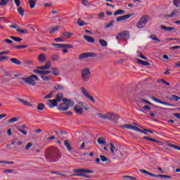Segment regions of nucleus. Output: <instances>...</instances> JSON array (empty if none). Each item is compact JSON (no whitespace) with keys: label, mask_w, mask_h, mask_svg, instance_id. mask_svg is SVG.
<instances>
[{"label":"nucleus","mask_w":180,"mask_h":180,"mask_svg":"<svg viewBox=\"0 0 180 180\" xmlns=\"http://www.w3.org/2000/svg\"><path fill=\"white\" fill-rule=\"evenodd\" d=\"M45 158L46 160L51 159L55 162L61 158V152L56 147H51L46 150Z\"/></svg>","instance_id":"obj_1"},{"label":"nucleus","mask_w":180,"mask_h":180,"mask_svg":"<svg viewBox=\"0 0 180 180\" xmlns=\"http://www.w3.org/2000/svg\"><path fill=\"white\" fill-rule=\"evenodd\" d=\"M74 105H75V103L73 101L64 98L63 102L59 105L58 109L62 112H65L66 110H68L70 108H72Z\"/></svg>","instance_id":"obj_2"},{"label":"nucleus","mask_w":180,"mask_h":180,"mask_svg":"<svg viewBox=\"0 0 180 180\" xmlns=\"http://www.w3.org/2000/svg\"><path fill=\"white\" fill-rule=\"evenodd\" d=\"M81 78L83 82H88L91 79V70L84 68L81 70Z\"/></svg>","instance_id":"obj_3"},{"label":"nucleus","mask_w":180,"mask_h":180,"mask_svg":"<svg viewBox=\"0 0 180 180\" xmlns=\"http://www.w3.org/2000/svg\"><path fill=\"white\" fill-rule=\"evenodd\" d=\"M73 172L75 174H72L71 176H85V174H94V171L86 169H75Z\"/></svg>","instance_id":"obj_4"},{"label":"nucleus","mask_w":180,"mask_h":180,"mask_svg":"<svg viewBox=\"0 0 180 180\" xmlns=\"http://www.w3.org/2000/svg\"><path fill=\"white\" fill-rule=\"evenodd\" d=\"M148 20H150V15H145L142 16L137 22L136 27H138V29H143V27H146V25L148 23Z\"/></svg>","instance_id":"obj_5"},{"label":"nucleus","mask_w":180,"mask_h":180,"mask_svg":"<svg viewBox=\"0 0 180 180\" xmlns=\"http://www.w3.org/2000/svg\"><path fill=\"white\" fill-rule=\"evenodd\" d=\"M117 40H124V41H127L130 39V32L123 31L117 34L116 36Z\"/></svg>","instance_id":"obj_6"},{"label":"nucleus","mask_w":180,"mask_h":180,"mask_svg":"<svg viewBox=\"0 0 180 180\" xmlns=\"http://www.w3.org/2000/svg\"><path fill=\"white\" fill-rule=\"evenodd\" d=\"M119 119H120V116L115 112H108L105 113V120H109L115 123L117 120H119Z\"/></svg>","instance_id":"obj_7"},{"label":"nucleus","mask_w":180,"mask_h":180,"mask_svg":"<svg viewBox=\"0 0 180 180\" xmlns=\"http://www.w3.org/2000/svg\"><path fill=\"white\" fill-rule=\"evenodd\" d=\"M22 80L25 82V84H30V85H36L35 81H39V77L34 75H31L27 78L22 77ZM35 80V81H34Z\"/></svg>","instance_id":"obj_8"},{"label":"nucleus","mask_w":180,"mask_h":180,"mask_svg":"<svg viewBox=\"0 0 180 180\" xmlns=\"http://www.w3.org/2000/svg\"><path fill=\"white\" fill-rule=\"evenodd\" d=\"M80 89L82 91V94L86 98H87V99L90 100L91 102H92L93 103H95V99L94 98V96L89 95V93H88V90H86V89H85V87H81Z\"/></svg>","instance_id":"obj_9"},{"label":"nucleus","mask_w":180,"mask_h":180,"mask_svg":"<svg viewBox=\"0 0 180 180\" xmlns=\"http://www.w3.org/2000/svg\"><path fill=\"white\" fill-rule=\"evenodd\" d=\"M98 55L95 53H83L79 56V60H85V58H89V57H97Z\"/></svg>","instance_id":"obj_10"},{"label":"nucleus","mask_w":180,"mask_h":180,"mask_svg":"<svg viewBox=\"0 0 180 180\" xmlns=\"http://www.w3.org/2000/svg\"><path fill=\"white\" fill-rule=\"evenodd\" d=\"M180 14L178 9H174L170 14H166L164 15V18H166L167 19L169 18H176Z\"/></svg>","instance_id":"obj_11"},{"label":"nucleus","mask_w":180,"mask_h":180,"mask_svg":"<svg viewBox=\"0 0 180 180\" xmlns=\"http://www.w3.org/2000/svg\"><path fill=\"white\" fill-rule=\"evenodd\" d=\"M134 15V13H131V14L124 15L122 16H120L117 18V22H122V20H127V19H129Z\"/></svg>","instance_id":"obj_12"},{"label":"nucleus","mask_w":180,"mask_h":180,"mask_svg":"<svg viewBox=\"0 0 180 180\" xmlns=\"http://www.w3.org/2000/svg\"><path fill=\"white\" fill-rule=\"evenodd\" d=\"M46 105L51 108V109H53V108H56L58 105L57 103V100L53 99V100H49L48 102L46 103Z\"/></svg>","instance_id":"obj_13"},{"label":"nucleus","mask_w":180,"mask_h":180,"mask_svg":"<svg viewBox=\"0 0 180 180\" xmlns=\"http://www.w3.org/2000/svg\"><path fill=\"white\" fill-rule=\"evenodd\" d=\"M151 99H152V101H154V102H157L158 103H161L162 105H167V106H175L172 104H169L167 102H164V101H161V100H160V99H158L155 97H151Z\"/></svg>","instance_id":"obj_14"},{"label":"nucleus","mask_w":180,"mask_h":180,"mask_svg":"<svg viewBox=\"0 0 180 180\" xmlns=\"http://www.w3.org/2000/svg\"><path fill=\"white\" fill-rule=\"evenodd\" d=\"M74 110L77 115H82L84 113V109L79 107V105H75L74 107Z\"/></svg>","instance_id":"obj_15"},{"label":"nucleus","mask_w":180,"mask_h":180,"mask_svg":"<svg viewBox=\"0 0 180 180\" xmlns=\"http://www.w3.org/2000/svg\"><path fill=\"white\" fill-rule=\"evenodd\" d=\"M73 35H74V34H72L71 32H65L62 33L61 37L63 39H70V37H71Z\"/></svg>","instance_id":"obj_16"},{"label":"nucleus","mask_w":180,"mask_h":180,"mask_svg":"<svg viewBox=\"0 0 180 180\" xmlns=\"http://www.w3.org/2000/svg\"><path fill=\"white\" fill-rule=\"evenodd\" d=\"M10 61L13 63V64H15V65H22V62L16 58H10Z\"/></svg>","instance_id":"obj_17"},{"label":"nucleus","mask_w":180,"mask_h":180,"mask_svg":"<svg viewBox=\"0 0 180 180\" xmlns=\"http://www.w3.org/2000/svg\"><path fill=\"white\" fill-rule=\"evenodd\" d=\"M47 60V58L46 57V55L44 53H41L38 56V61L39 63H44Z\"/></svg>","instance_id":"obj_18"},{"label":"nucleus","mask_w":180,"mask_h":180,"mask_svg":"<svg viewBox=\"0 0 180 180\" xmlns=\"http://www.w3.org/2000/svg\"><path fill=\"white\" fill-rule=\"evenodd\" d=\"M84 40H86L88 43H95V39L91 36L84 35Z\"/></svg>","instance_id":"obj_19"},{"label":"nucleus","mask_w":180,"mask_h":180,"mask_svg":"<svg viewBox=\"0 0 180 180\" xmlns=\"http://www.w3.org/2000/svg\"><path fill=\"white\" fill-rule=\"evenodd\" d=\"M56 102H61L63 101V102H64V94H63V93H59L56 95Z\"/></svg>","instance_id":"obj_20"},{"label":"nucleus","mask_w":180,"mask_h":180,"mask_svg":"<svg viewBox=\"0 0 180 180\" xmlns=\"http://www.w3.org/2000/svg\"><path fill=\"white\" fill-rule=\"evenodd\" d=\"M64 146L66 147L68 151L69 152L72 151L74 150V148L71 147V145L70 144V141H68V140H65L64 141Z\"/></svg>","instance_id":"obj_21"},{"label":"nucleus","mask_w":180,"mask_h":180,"mask_svg":"<svg viewBox=\"0 0 180 180\" xmlns=\"http://www.w3.org/2000/svg\"><path fill=\"white\" fill-rule=\"evenodd\" d=\"M122 129H128L129 130H134L136 129V127L130 124H126L124 125L121 126Z\"/></svg>","instance_id":"obj_22"},{"label":"nucleus","mask_w":180,"mask_h":180,"mask_svg":"<svg viewBox=\"0 0 180 180\" xmlns=\"http://www.w3.org/2000/svg\"><path fill=\"white\" fill-rule=\"evenodd\" d=\"M160 27L162 30H166L167 32H172V30H175V27H167L165 25H161Z\"/></svg>","instance_id":"obj_23"},{"label":"nucleus","mask_w":180,"mask_h":180,"mask_svg":"<svg viewBox=\"0 0 180 180\" xmlns=\"http://www.w3.org/2000/svg\"><path fill=\"white\" fill-rule=\"evenodd\" d=\"M18 101L20 102V103H22V105H24L25 106H32V104H30V103L25 101L24 99H22L20 98H18Z\"/></svg>","instance_id":"obj_24"},{"label":"nucleus","mask_w":180,"mask_h":180,"mask_svg":"<svg viewBox=\"0 0 180 180\" xmlns=\"http://www.w3.org/2000/svg\"><path fill=\"white\" fill-rule=\"evenodd\" d=\"M140 172H141L142 174H146V175H150V176H153L155 178V176H157V175L153 174V173H150L149 172H147V170L146 169H141L139 170Z\"/></svg>","instance_id":"obj_25"},{"label":"nucleus","mask_w":180,"mask_h":180,"mask_svg":"<svg viewBox=\"0 0 180 180\" xmlns=\"http://www.w3.org/2000/svg\"><path fill=\"white\" fill-rule=\"evenodd\" d=\"M37 0H28L30 9H33L36 6Z\"/></svg>","instance_id":"obj_26"},{"label":"nucleus","mask_w":180,"mask_h":180,"mask_svg":"<svg viewBox=\"0 0 180 180\" xmlns=\"http://www.w3.org/2000/svg\"><path fill=\"white\" fill-rule=\"evenodd\" d=\"M52 74L55 75V77H58L60 75V70L56 68H52Z\"/></svg>","instance_id":"obj_27"},{"label":"nucleus","mask_w":180,"mask_h":180,"mask_svg":"<svg viewBox=\"0 0 180 180\" xmlns=\"http://www.w3.org/2000/svg\"><path fill=\"white\" fill-rule=\"evenodd\" d=\"M136 63L138 64H141V65H150V63H148V61L142 60L141 59H138L136 60Z\"/></svg>","instance_id":"obj_28"},{"label":"nucleus","mask_w":180,"mask_h":180,"mask_svg":"<svg viewBox=\"0 0 180 180\" xmlns=\"http://www.w3.org/2000/svg\"><path fill=\"white\" fill-rule=\"evenodd\" d=\"M44 67L46 70H50V68H51V60H47L45 63V65H44Z\"/></svg>","instance_id":"obj_29"},{"label":"nucleus","mask_w":180,"mask_h":180,"mask_svg":"<svg viewBox=\"0 0 180 180\" xmlns=\"http://www.w3.org/2000/svg\"><path fill=\"white\" fill-rule=\"evenodd\" d=\"M60 25H56L54 27H52L49 32L50 34H53L55 32H57L58 29H60Z\"/></svg>","instance_id":"obj_30"},{"label":"nucleus","mask_w":180,"mask_h":180,"mask_svg":"<svg viewBox=\"0 0 180 180\" xmlns=\"http://www.w3.org/2000/svg\"><path fill=\"white\" fill-rule=\"evenodd\" d=\"M10 39H12V40H14V41H17L18 43H20L23 40L20 37H13V36H11Z\"/></svg>","instance_id":"obj_31"},{"label":"nucleus","mask_w":180,"mask_h":180,"mask_svg":"<svg viewBox=\"0 0 180 180\" xmlns=\"http://www.w3.org/2000/svg\"><path fill=\"white\" fill-rule=\"evenodd\" d=\"M17 11L21 16H25V10L22 7H18Z\"/></svg>","instance_id":"obj_32"},{"label":"nucleus","mask_w":180,"mask_h":180,"mask_svg":"<svg viewBox=\"0 0 180 180\" xmlns=\"http://www.w3.org/2000/svg\"><path fill=\"white\" fill-rule=\"evenodd\" d=\"M97 143H98L99 144L105 145L106 144V140L105 139V138H98L97 139Z\"/></svg>","instance_id":"obj_33"},{"label":"nucleus","mask_w":180,"mask_h":180,"mask_svg":"<svg viewBox=\"0 0 180 180\" xmlns=\"http://www.w3.org/2000/svg\"><path fill=\"white\" fill-rule=\"evenodd\" d=\"M126 13V11L124 10H117L115 12L114 16H117V15H124Z\"/></svg>","instance_id":"obj_34"},{"label":"nucleus","mask_w":180,"mask_h":180,"mask_svg":"<svg viewBox=\"0 0 180 180\" xmlns=\"http://www.w3.org/2000/svg\"><path fill=\"white\" fill-rule=\"evenodd\" d=\"M110 150L111 151V154L115 155V150H116V147L115 146V144L113 143H110Z\"/></svg>","instance_id":"obj_35"},{"label":"nucleus","mask_w":180,"mask_h":180,"mask_svg":"<svg viewBox=\"0 0 180 180\" xmlns=\"http://www.w3.org/2000/svg\"><path fill=\"white\" fill-rule=\"evenodd\" d=\"M41 79H43V81H50V79H51V78H53V77L52 76H44V75H41Z\"/></svg>","instance_id":"obj_36"},{"label":"nucleus","mask_w":180,"mask_h":180,"mask_svg":"<svg viewBox=\"0 0 180 180\" xmlns=\"http://www.w3.org/2000/svg\"><path fill=\"white\" fill-rule=\"evenodd\" d=\"M169 101H175L176 102H178V101H179L180 98L178 96L172 95L171 98H169Z\"/></svg>","instance_id":"obj_37"},{"label":"nucleus","mask_w":180,"mask_h":180,"mask_svg":"<svg viewBox=\"0 0 180 180\" xmlns=\"http://www.w3.org/2000/svg\"><path fill=\"white\" fill-rule=\"evenodd\" d=\"M44 108H46V105L44 103H39L37 107V109L38 110H44Z\"/></svg>","instance_id":"obj_38"},{"label":"nucleus","mask_w":180,"mask_h":180,"mask_svg":"<svg viewBox=\"0 0 180 180\" xmlns=\"http://www.w3.org/2000/svg\"><path fill=\"white\" fill-rule=\"evenodd\" d=\"M16 129L18 131H20V133H22V134H24V136H26V134H27V131L21 129L19 126L16 127Z\"/></svg>","instance_id":"obj_39"},{"label":"nucleus","mask_w":180,"mask_h":180,"mask_svg":"<svg viewBox=\"0 0 180 180\" xmlns=\"http://www.w3.org/2000/svg\"><path fill=\"white\" fill-rule=\"evenodd\" d=\"M19 118L14 117L10 120H8V123H15V122H18Z\"/></svg>","instance_id":"obj_40"},{"label":"nucleus","mask_w":180,"mask_h":180,"mask_svg":"<svg viewBox=\"0 0 180 180\" xmlns=\"http://www.w3.org/2000/svg\"><path fill=\"white\" fill-rule=\"evenodd\" d=\"M139 101L140 103H148V105H153L151 103H150V101H148L143 98H139Z\"/></svg>","instance_id":"obj_41"},{"label":"nucleus","mask_w":180,"mask_h":180,"mask_svg":"<svg viewBox=\"0 0 180 180\" xmlns=\"http://www.w3.org/2000/svg\"><path fill=\"white\" fill-rule=\"evenodd\" d=\"M100 160L102 161V162H108V161H110V160L108 159V158L102 155H100Z\"/></svg>","instance_id":"obj_42"},{"label":"nucleus","mask_w":180,"mask_h":180,"mask_svg":"<svg viewBox=\"0 0 180 180\" xmlns=\"http://www.w3.org/2000/svg\"><path fill=\"white\" fill-rule=\"evenodd\" d=\"M16 32H18V33H22V34H23V33H25V34L29 33V31L27 30V29L20 30V29L18 28L16 30Z\"/></svg>","instance_id":"obj_43"},{"label":"nucleus","mask_w":180,"mask_h":180,"mask_svg":"<svg viewBox=\"0 0 180 180\" xmlns=\"http://www.w3.org/2000/svg\"><path fill=\"white\" fill-rule=\"evenodd\" d=\"M54 91H51L48 95L45 96L44 97V99H50V98H51V96H53V95H54Z\"/></svg>","instance_id":"obj_44"},{"label":"nucleus","mask_w":180,"mask_h":180,"mask_svg":"<svg viewBox=\"0 0 180 180\" xmlns=\"http://www.w3.org/2000/svg\"><path fill=\"white\" fill-rule=\"evenodd\" d=\"M99 43L101 44L103 47H106L108 46V42L104 39H100Z\"/></svg>","instance_id":"obj_45"},{"label":"nucleus","mask_w":180,"mask_h":180,"mask_svg":"<svg viewBox=\"0 0 180 180\" xmlns=\"http://www.w3.org/2000/svg\"><path fill=\"white\" fill-rule=\"evenodd\" d=\"M97 116L100 119H103V120H106V114L103 115V114H102L101 112H98V113H97Z\"/></svg>","instance_id":"obj_46"},{"label":"nucleus","mask_w":180,"mask_h":180,"mask_svg":"<svg viewBox=\"0 0 180 180\" xmlns=\"http://www.w3.org/2000/svg\"><path fill=\"white\" fill-rule=\"evenodd\" d=\"M54 89H56V91H61L64 89V86L60 84H57L54 86Z\"/></svg>","instance_id":"obj_47"},{"label":"nucleus","mask_w":180,"mask_h":180,"mask_svg":"<svg viewBox=\"0 0 180 180\" xmlns=\"http://www.w3.org/2000/svg\"><path fill=\"white\" fill-rule=\"evenodd\" d=\"M77 24L79 25V26H85V25H86V22L82 20L81 19H78Z\"/></svg>","instance_id":"obj_48"},{"label":"nucleus","mask_w":180,"mask_h":180,"mask_svg":"<svg viewBox=\"0 0 180 180\" xmlns=\"http://www.w3.org/2000/svg\"><path fill=\"white\" fill-rule=\"evenodd\" d=\"M167 146H168V147H170L171 148H174V150H178L179 151H180L179 146H176L172 145V144H168Z\"/></svg>","instance_id":"obj_49"},{"label":"nucleus","mask_w":180,"mask_h":180,"mask_svg":"<svg viewBox=\"0 0 180 180\" xmlns=\"http://www.w3.org/2000/svg\"><path fill=\"white\" fill-rule=\"evenodd\" d=\"M27 45H18V46H15V49H17L18 50H22V49H27Z\"/></svg>","instance_id":"obj_50"},{"label":"nucleus","mask_w":180,"mask_h":180,"mask_svg":"<svg viewBox=\"0 0 180 180\" xmlns=\"http://www.w3.org/2000/svg\"><path fill=\"white\" fill-rule=\"evenodd\" d=\"M51 46H53L56 49H63V44H52Z\"/></svg>","instance_id":"obj_51"},{"label":"nucleus","mask_w":180,"mask_h":180,"mask_svg":"<svg viewBox=\"0 0 180 180\" xmlns=\"http://www.w3.org/2000/svg\"><path fill=\"white\" fill-rule=\"evenodd\" d=\"M150 37L152 39V40H155V41H161V40L158 39L155 34H151Z\"/></svg>","instance_id":"obj_52"},{"label":"nucleus","mask_w":180,"mask_h":180,"mask_svg":"<svg viewBox=\"0 0 180 180\" xmlns=\"http://www.w3.org/2000/svg\"><path fill=\"white\" fill-rule=\"evenodd\" d=\"M33 146V143H32V142H30L27 144V146H25V150L26 151L29 150V149L32 148V147Z\"/></svg>","instance_id":"obj_53"},{"label":"nucleus","mask_w":180,"mask_h":180,"mask_svg":"<svg viewBox=\"0 0 180 180\" xmlns=\"http://www.w3.org/2000/svg\"><path fill=\"white\" fill-rule=\"evenodd\" d=\"M173 4L176 8H179L180 0H173Z\"/></svg>","instance_id":"obj_54"},{"label":"nucleus","mask_w":180,"mask_h":180,"mask_svg":"<svg viewBox=\"0 0 180 180\" xmlns=\"http://www.w3.org/2000/svg\"><path fill=\"white\" fill-rule=\"evenodd\" d=\"M114 24H115V20H112L105 25V28L108 29V27H112V26H113Z\"/></svg>","instance_id":"obj_55"},{"label":"nucleus","mask_w":180,"mask_h":180,"mask_svg":"<svg viewBox=\"0 0 180 180\" xmlns=\"http://www.w3.org/2000/svg\"><path fill=\"white\" fill-rule=\"evenodd\" d=\"M138 57H139V58H142V60H147V58L146 56H144L143 54H141V52L138 51Z\"/></svg>","instance_id":"obj_56"},{"label":"nucleus","mask_w":180,"mask_h":180,"mask_svg":"<svg viewBox=\"0 0 180 180\" xmlns=\"http://www.w3.org/2000/svg\"><path fill=\"white\" fill-rule=\"evenodd\" d=\"M51 174H56V175H60V176H65V174L60 173V172H51Z\"/></svg>","instance_id":"obj_57"},{"label":"nucleus","mask_w":180,"mask_h":180,"mask_svg":"<svg viewBox=\"0 0 180 180\" xmlns=\"http://www.w3.org/2000/svg\"><path fill=\"white\" fill-rule=\"evenodd\" d=\"M6 5H8L6 0H1L0 6H5Z\"/></svg>","instance_id":"obj_58"},{"label":"nucleus","mask_w":180,"mask_h":180,"mask_svg":"<svg viewBox=\"0 0 180 180\" xmlns=\"http://www.w3.org/2000/svg\"><path fill=\"white\" fill-rule=\"evenodd\" d=\"M59 57H58V55H53L51 58V59L53 60V61H57V60H58Z\"/></svg>","instance_id":"obj_59"},{"label":"nucleus","mask_w":180,"mask_h":180,"mask_svg":"<svg viewBox=\"0 0 180 180\" xmlns=\"http://www.w3.org/2000/svg\"><path fill=\"white\" fill-rule=\"evenodd\" d=\"M72 47L71 44H63V49H72Z\"/></svg>","instance_id":"obj_60"},{"label":"nucleus","mask_w":180,"mask_h":180,"mask_svg":"<svg viewBox=\"0 0 180 180\" xmlns=\"http://www.w3.org/2000/svg\"><path fill=\"white\" fill-rule=\"evenodd\" d=\"M82 4L84 6H87L88 5H89V2H88V0H82Z\"/></svg>","instance_id":"obj_61"},{"label":"nucleus","mask_w":180,"mask_h":180,"mask_svg":"<svg viewBox=\"0 0 180 180\" xmlns=\"http://www.w3.org/2000/svg\"><path fill=\"white\" fill-rule=\"evenodd\" d=\"M33 72L34 74H39V75H42V70H34Z\"/></svg>","instance_id":"obj_62"},{"label":"nucleus","mask_w":180,"mask_h":180,"mask_svg":"<svg viewBox=\"0 0 180 180\" xmlns=\"http://www.w3.org/2000/svg\"><path fill=\"white\" fill-rule=\"evenodd\" d=\"M4 60H9V56H0V62L4 61Z\"/></svg>","instance_id":"obj_63"},{"label":"nucleus","mask_w":180,"mask_h":180,"mask_svg":"<svg viewBox=\"0 0 180 180\" xmlns=\"http://www.w3.org/2000/svg\"><path fill=\"white\" fill-rule=\"evenodd\" d=\"M47 74H51L50 70H42V75H47Z\"/></svg>","instance_id":"obj_64"}]
</instances>
